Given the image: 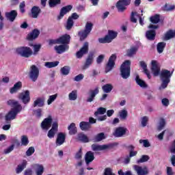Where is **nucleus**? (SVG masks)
<instances>
[{
  "instance_id": "1",
  "label": "nucleus",
  "mask_w": 175,
  "mask_h": 175,
  "mask_svg": "<svg viewBox=\"0 0 175 175\" xmlns=\"http://www.w3.org/2000/svg\"><path fill=\"white\" fill-rule=\"evenodd\" d=\"M8 106H11V107H14L13 109H11L5 116V120L6 124L3 126L2 129L3 131H9L10 129V122L12 120H16V117H17V114L23 110V107H21V105L18 103V101L10 99L7 101Z\"/></svg>"
},
{
  "instance_id": "2",
  "label": "nucleus",
  "mask_w": 175,
  "mask_h": 175,
  "mask_svg": "<svg viewBox=\"0 0 175 175\" xmlns=\"http://www.w3.org/2000/svg\"><path fill=\"white\" fill-rule=\"evenodd\" d=\"M174 72V70L172 71H170L169 70L163 69L160 72V79L161 80V85L159 88L160 90L162 88L163 90H165V88H167V85H169V83H170V79L172 78V76H173V72Z\"/></svg>"
},
{
  "instance_id": "3",
  "label": "nucleus",
  "mask_w": 175,
  "mask_h": 175,
  "mask_svg": "<svg viewBox=\"0 0 175 175\" xmlns=\"http://www.w3.org/2000/svg\"><path fill=\"white\" fill-rule=\"evenodd\" d=\"M92 28H94V24L91 22H87L85 25V29L78 32V36L81 42L85 40V39L88 38V35L91 33Z\"/></svg>"
},
{
  "instance_id": "4",
  "label": "nucleus",
  "mask_w": 175,
  "mask_h": 175,
  "mask_svg": "<svg viewBox=\"0 0 175 175\" xmlns=\"http://www.w3.org/2000/svg\"><path fill=\"white\" fill-rule=\"evenodd\" d=\"M120 76L124 79L131 77V60L124 61L120 66Z\"/></svg>"
},
{
  "instance_id": "5",
  "label": "nucleus",
  "mask_w": 175,
  "mask_h": 175,
  "mask_svg": "<svg viewBox=\"0 0 175 175\" xmlns=\"http://www.w3.org/2000/svg\"><path fill=\"white\" fill-rule=\"evenodd\" d=\"M16 53L23 58H29L33 55V51L29 46H20L16 49Z\"/></svg>"
},
{
  "instance_id": "6",
  "label": "nucleus",
  "mask_w": 175,
  "mask_h": 175,
  "mask_svg": "<svg viewBox=\"0 0 175 175\" xmlns=\"http://www.w3.org/2000/svg\"><path fill=\"white\" fill-rule=\"evenodd\" d=\"M117 60V55L116 53L112 54L105 66V73H109L111 70L114 69V66H116V61Z\"/></svg>"
},
{
  "instance_id": "7",
  "label": "nucleus",
  "mask_w": 175,
  "mask_h": 175,
  "mask_svg": "<svg viewBox=\"0 0 175 175\" xmlns=\"http://www.w3.org/2000/svg\"><path fill=\"white\" fill-rule=\"evenodd\" d=\"M115 146H117V144L114 143L104 145H98L93 144L92 145V151H103L105 150H111Z\"/></svg>"
},
{
  "instance_id": "8",
  "label": "nucleus",
  "mask_w": 175,
  "mask_h": 175,
  "mask_svg": "<svg viewBox=\"0 0 175 175\" xmlns=\"http://www.w3.org/2000/svg\"><path fill=\"white\" fill-rule=\"evenodd\" d=\"M29 79L35 83L39 77V68L36 65H32L30 67V70L29 72Z\"/></svg>"
},
{
  "instance_id": "9",
  "label": "nucleus",
  "mask_w": 175,
  "mask_h": 175,
  "mask_svg": "<svg viewBox=\"0 0 175 175\" xmlns=\"http://www.w3.org/2000/svg\"><path fill=\"white\" fill-rule=\"evenodd\" d=\"M131 5V0H119L116 3V8L118 9V12L120 13H124L125 10H126V7Z\"/></svg>"
},
{
  "instance_id": "10",
  "label": "nucleus",
  "mask_w": 175,
  "mask_h": 175,
  "mask_svg": "<svg viewBox=\"0 0 175 175\" xmlns=\"http://www.w3.org/2000/svg\"><path fill=\"white\" fill-rule=\"evenodd\" d=\"M18 99L22 100L24 105H28L29 102H31V96L29 95V90H25L19 94L18 96Z\"/></svg>"
},
{
  "instance_id": "11",
  "label": "nucleus",
  "mask_w": 175,
  "mask_h": 175,
  "mask_svg": "<svg viewBox=\"0 0 175 175\" xmlns=\"http://www.w3.org/2000/svg\"><path fill=\"white\" fill-rule=\"evenodd\" d=\"M53 124V117L51 115L48 118L44 119L41 123V128L45 131H49L51 128V124Z\"/></svg>"
},
{
  "instance_id": "12",
  "label": "nucleus",
  "mask_w": 175,
  "mask_h": 175,
  "mask_svg": "<svg viewBox=\"0 0 175 175\" xmlns=\"http://www.w3.org/2000/svg\"><path fill=\"white\" fill-rule=\"evenodd\" d=\"M72 9L73 5H68L62 8L59 14L57 16V20H61L62 18H64V16H65V14H66L67 13H69V12H70V10H72Z\"/></svg>"
},
{
  "instance_id": "13",
  "label": "nucleus",
  "mask_w": 175,
  "mask_h": 175,
  "mask_svg": "<svg viewBox=\"0 0 175 175\" xmlns=\"http://www.w3.org/2000/svg\"><path fill=\"white\" fill-rule=\"evenodd\" d=\"M133 169L136 172L137 175H147L148 174V168L144 167L143 168L140 165H133Z\"/></svg>"
},
{
  "instance_id": "14",
  "label": "nucleus",
  "mask_w": 175,
  "mask_h": 175,
  "mask_svg": "<svg viewBox=\"0 0 175 175\" xmlns=\"http://www.w3.org/2000/svg\"><path fill=\"white\" fill-rule=\"evenodd\" d=\"M57 42L59 44H63L65 46H68L69 43H70V35L69 34H64L57 38Z\"/></svg>"
},
{
  "instance_id": "15",
  "label": "nucleus",
  "mask_w": 175,
  "mask_h": 175,
  "mask_svg": "<svg viewBox=\"0 0 175 175\" xmlns=\"http://www.w3.org/2000/svg\"><path fill=\"white\" fill-rule=\"evenodd\" d=\"M88 53V42H85L81 49L77 52V58H83L84 54Z\"/></svg>"
},
{
  "instance_id": "16",
  "label": "nucleus",
  "mask_w": 175,
  "mask_h": 175,
  "mask_svg": "<svg viewBox=\"0 0 175 175\" xmlns=\"http://www.w3.org/2000/svg\"><path fill=\"white\" fill-rule=\"evenodd\" d=\"M99 94V89L98 88L94 90H90L89 91V96L86 99V102L91 103L94 102V99H95V96Z\"/></svg>"
},
{
  "instance_id": "17",
  "label": "nucleus",
  "mask_w": 175,
  "mask_h": 175,
  "mask_svg": "<svg viewBox=\"0 0 175 175\" xmlns=\"http://www.w3.org/2000/svg\"><path fill=\"white\" fill-rule=\"evenodd\" d=\"M151 70L152 73L154 77L159 76L161 75V68L158 67V64H157V61L152 60V62Z\"/></svg>"
},
{
  "instance_id": "18",
  "label": "nucleus",
  "mask_w": 175,
  "mask_h": 175,
  "mask_svg": "<svg viewBox=\"0 0 175 175\" xmlns=\"http://www.w3.org/2000/svg\"><path fill=\"white\" fill-rule=\"evenodd\" d=\"M39 35H40V31L38 29H34L31 33H29L27 36V40L32 41L39 38Z\"/></svg>"
},
{
  "instance_id": "19",
  "label": "nucleus",
  "mask_w": 175,
  "mask_h": 175,
  "mask_svg": "<svg viewBox=\"0 0 175 175\" xmlns=\"http://www.w3.org/2000/svg\"><path fill=\"white\" fill-rule=\"evenodd\" d=\"M66 140V135L64 133H59L56 139V146H62Z\"/></svg>"
},
{
  "instance_id": "20",
  "label": "nucleus",
  "mask_w": 175,
  "mask_h": 175,
  "mask_svg": "<svg viewBox=\"0 0 175 175\" xmlns=\"http://www.w3.org/2000/svg\"><path fill=\"white\" fill-rule=\"evenodd\" d=\"M54 49L57 54H62L63 53H65V51L69 50V45H56Z\"/></svg>"
},
{
  "instance_id": "21",
  "label": "nucleus",
  "mask_w": 175,
  "mask_h": 175,
  "mask_svg": "<svg viewBox=\"0 0 175 175\" xmlns=\"http://www.w3.org/2000/svg\"><path fill=\"white\" fill-rule=\"evenodd\" d=\"M126 131L127 129L124 127H118L113 133V136L115 137H122L126 133Z\"/></svg>"
},
{
  "instance_id": "22",
  "label": "nucleus",
  "mask_w": 175,
  "mask_h": 175,
  "mask_svg": "<svg viewBox=\"0 0 175 175\" xmlns=\"http://www.w3.org/2000/svg\"><path fill=\"white\" fill-rule=\"evenodd\" d=\"M93 62H94V53H90L85 60V62L83 66V69H88V68H90V65H92Z\"/></svg>"
},
{
  "instance_id": "23",
  "label": "nucleus",
  "mask_w": 175,
  "mask_h": 175,
  "mask_svg": "<svg viewBox=\"0 0 175 175\" xmlns=\"http://www.w3.org/2000/svg\"><path fill=\"white\" fill-rule=\"evenodd\" d=\"M95 159V156L94 155V152L92 151H88L85 154V161L86 165H90L91 162H92Z\"/></svg>"
},
{
  "instance_id": "24",
  "label": "nucleus",
  "mask_w": 175,
  "mask_h": 175,
  "mask_svg": "<svg viewBox=\"0 0 175 175\" xmlns=\"http://www.w3.org/2000/svg\"><path fill=\"white\" fill-rule=\"evenodd\" d=\"M41 12H42V10L40 9V7L36 5L33 6L31 10L32 18H38V17L39 16V14H40Z\"/></svg>"
},
{
  "instance_id": "25",
  "label": "nucleus",
  "mask_w": 175,
  "mask_h": 175,
  "mask_svg": "<svg viewBox=\"0 0 175 175\" xmlns=\"http://www.w3.org/2000/svg\"><path fill=\"white\" fill-rule=\"evenodd\" d=\"M5 17L7 20H9V21L13 23V21H14L17 17V11L12 10L10 12H5Z\"/></svg>"
},
{
  "instance_id": "26",
  "label": "nucleus",
  "mask_w": 175,
  "mask_h": 175,
  "mask_svg": "<svg viewBox=\"0 0 175 175\" xmlns=\"http://www.w3.org/2000/svg\"><path fill=\"white\" fill-rule=\"evenodd\" d=\"M23 87V83L21 81H18L16 83L12 88H10V94H16L18 91H20Z\"/></svg>"
},
{
  "instance_id": "27",
  "label": "nucleus",
  "mask_w": 175,
  "mask_h": 175,
  "mask_svg": "<svg viewBox=\"0 0 175 175\" xmlns=\"http://www.w3.org/2000/svg\"><path fill=\"white\" fill-rule=\"evenodd\" d=\"M157 36V31L155 30H148L146 32V38L148 40H155Z\"/></svg>"
},
{
  "instance_id": "28",
  "label": "nucleus",
  "mask_w": 175,
  "mask_h": 175,
  "mask_svg": "<svg viewBox=\"0 0 175 175\" xmlns=\"http://www.w3.org/2000/svg\"><path fill=\"white\" fill-rule=\"evenodd\" d=\"M43 107L44 106V98L39 97L37 98L36 100L33 102V107Z\"/></svg>"
},
{
  "instance_id": "29",
  "label": "nucleus",
  "mask_w": 175,
  "mask_h": 175,
  "mask_svg": "<svg viewBox=\"0 0 175 175\" xmlns=\"http://www.w3.org/2000/svg\"><path fill=\"white\" fill-rule=\"evenodd\" d=\"M79 127L81 131H90L91 129V124L88 122L82 121L79 123Z\"/></svg>"
},
{
  "instance_id": "30",
  "label": "nucleus",
  "mask_w": 175,
  "mask_h": 175,
  "mask_svg": "<svg viewBox=\"0 0 175 175\" xmlns=\"http://www.w3.org/2000/svg\"><path fill=\"white\" fill-rule=\"evenodd\" d=\"M27 161L26 160H23L21 164L18 165L17 167L16 168V174H20L23 170L27 167Z\"/></svg>"
},
{
  "instance_id": "31",
  "label": "nucleus",
  "mask_w": 175,
  "mask_h": 175,
  "mask_svg": "<svg viewBox=\"0 0 175 175\" xmlns=\"http://www.w3.org/2000/svg\"><path fill=\"white\" fill-rule=\"evenodd\" d=\"M77 140H79V142H81L82 143H88L90 142L88 137L83 133H79L77 135Z\"/></svg>"
},
{
  "instance_id": "32",
  "label": "nucleus",
  "mask_w": 175,
  "mask_h": 175,
  "mask_svg": "<svg viewBox=\"0 0 175 175\" xmlns=\"http://www.w3.org/2000/svg\"><path fill=\"white\" fill-rule=\"evenodd\" d=\"M135 82L141 88H147L148 87V85L146 83V82L143 79H140V77L139 75H137L135 77Z\"/></svg>"
},
{
  "instance_id": "33",
  "label": "nucleus",
  "mask_w": 175,
  "mask_h": 175,
  "mask_svg": "<svg viewBox=\"0 0 175 175\" xmlns=\"http://www.w3.org/2000/svg\"><path fill=\"white\" fill-rule=\"evenodd\" d=\"M68 130L69 135H76L77 133V127H76V124L75 123H71L68 126Z\"/></svg>"
},
{
  "instance_id": "34",
  "label": "nucleus",
  "mask_w": 175,
  "mask_h": 175,
  "mask_svg": "<svg viewBox=\"0 0 175 175\" xmlns=\"http://www.w3.org/2000/svg\"><path fill=\"white\" fill-rule=\"evenodd\" d=\"M136 53H137V48L136 46H132L131 49L126 50V55L127 57H133Z\"/></svg>"
},
{
  "instance_id": "35",
  "label": "nucleus",
  "mask_w": 175,
  "mask_h": 175,
  "mask_svg": "<svg viewBox=\"0 0 175 175\" xmlns=\"http://www.w3.org/2000/svg\"><path fill=\"white\" fill-rule=\"evenodd\" d=\"M165 47H166V42H159L157 45V53H159V54H162V53H163V50H165Z\"/></svg>"
},
{
  "instance_id": "36",
  "label": "nucleus",
  "mask_w": 175,
  "mask_h": 175,
  "mask_svg": "<svg viewBox=\"0 0 175 175\" xmlns=\"http://www.w3.org/2000/svg\"><path fill=\"white\" fill-rule=\"evenodd\" d=\"M165 126H166V120L164 118H161L159 121L157 131L159 132H161V131H162L163 129V128H165Z\"/></svg>"
},
{
  "instance_id": "37",
  "label": "nucleus",
  "mask_w": 175,
  "mask_h": 175,
  "mask_svg": "<svg viewBox=\"0 0 175 175\" xmlns=\"http://www.w3.org/2000/svg\"><path fill=\"white\" fill-rule=\"evenodd\" d=\"M60 72L63 76H68L70 73V66H64L60 69Z\"/></svg>"
},
{
  "instance_id": "38",
  "label": "nucleus",
  "mask_w": 175,
  "mask_h": 175,
  "mask_svg": "<svg viewBox=\"0 0 175 175\" xmlns=\"http://www.w3.org/2000/svg\"><path fill=\"white\" fill-rule=\"evenodd\" d=\"M102 90L105 92V94H109V92H111L113 90V85L107 83L102 87Z\"/></svg>"
},
{
  "instance_id": "39",
  "label": "nucleus",
  "mask_w": 175,
  "mask_h": 175,
  "mask_svg": "<svg viewBox=\"0 0 175 175\" xmlns=\"http://www.w3.org/2000/svg\"><path fill=\"white\" fill-rule=\"evenodd\" d=\"M174 5H169L167 3H166L162 8V10H163V12H172V10H174Z\"/></svg>"
},
{
  "instance_id": "40",
  "label": "nucleus",
  "mask_w": 175,
  "mask_h": 175,
  "mask_svg": "<svg viewBox=\"0 0 175 175\" xmlns=\"http://www.w3.org/2000/svg\"><path fill=\"white\" fill-rule=\"evenodd\" d=\"M117 35H118V33L113 30H109L108 31V35H107L106 36H108L109 39V42H111V40H113V39H116Z\"/></svg>"
},
{
  "instance_id": "41",
  "label": "nucleus",
  "mask_w": 175,
  "mask_h": 175,
  "mask_svg": "<svg viewBox=\"0 0 175 175\" xmlns=\"http://www.w3.org/2000/svg\"><path fill=\"white\" fill-rule=\"evenodd\" d=\"M59 64V62H45V66L46 68H49V69H51V68H55V66H58V64Z\"/></svg>"
},
{
  "instance_id": "42",
  "label": "nucleus",
  "mask_w": 175,
  "mask_h": 175,
  "mask_svg": "<svg viewBox=\"0 0 175 175\" xmlns=\"http://www.w3.org/2000/svg\"><path fill=\"white\" fill-rule=\"evenodd\" d=\"M161 21V16H159V14H155L153 16L150 17V22L152 24H158V23H159Z\"/></svg>"
},
{
  "instance_id": "43",
  "label": "nucleus",
  "mask_w": 175,
  "mask_h": 175,
  "mask_svg": "<svg viewBox=\"0 0 175 175\" xmlns=\"http://www.w3.org/2000/svg\"><path fill=\"white\" fill-rule=\"evenodd\" d=\"M68 99L69 100H76L77 99V90H72L68 94Z\"/></svg>"
},
{
  "instance_id": "44",
  "label": "nucleus",
  "mask_w": 175,
  "mask_h": 175,
  "mask_svg": "<svg viewBox=\"0 0 175 175\" xmlns=\"http://www.w3.org/2000/svg\"><path fill=\"white\" fill-rule=\"evenodd\" d=\"M29 144V139H28V137L27 135H22L21 136V146H27Z\"/></svg>"
},
{
  "instance_id": "45",
  "label": "nucleus",
  "mask_w": 175,
  "mask_h": 175,
  "mask_svg": "<svg viewBox=\"0 0 175 175\" xmlns=\"http://www.w3.org/2000/svg\"><path fill=\"white\" fill-rule=\"evenodd\" d=\"M49 8H55L57 5H61V0H49Z\"/></svg>"
},
{
  "instance_id": "46",
  "label": "nucleus",
  "mask_w": 175,
  "mask_h": 175,
  "mask_svg": "<svg viewBox=\"0 0 175 175\" xmlns=\"http://www.w3.org/2000/svg\"><path fill=\"white\" fill-rule=\"evenodd\" d=\"M44 172V167L42 165H37V168L36 170V175H42Z\"/></svg>"
},
{
  "instance_id": "47",
  "label": "nucleus",
  "mask_w": 175,
  "mask_h": 175,
  "mask_svg": "<svg viewBox=\"0 0 175 175\" xmlns=\"http://www.w3.org/2000/svg\"><path fill=\"white\" fill-rule=\"evenodd\" d=\"M106 113V108L99 107L97 111L94 112L95 117H98L99 114L103 115Z\"/></svg>"
},
{
  "instance_id": "48",
  "label": "nucleus",
  "mask_w": 175,
  "mask_h": 175,
  "mask_svg": "<svg viewBox=\"0 0 175 175\" xmlns=\"http://www.w3.org/2000/svg\"><path fill=\"white\" fill-rule=\"evenodd\" d=\"M150 160V156L142 155L139 159L137 161V163H144V162H147Z\"/></svg>"
},
{
  "instance_id": "49",
  "label": "nucleus",
  "mask_w": 175,
  "mask_h": 175,
  "mask_svg": "<svg viewBox=\"0 0 175 175\" xmlns=\"http://www.w3.org/2000/svg\"><path fill=\"white\" fill-rule=\"evenodd\" d=\"M119 116L121 120H126V117H128V111L126 109H123L119 111Z\"/></svg>"
},
{
  "instance_id": "50",
  "label": "nucleus",
  "mask_w": 175,
  "mask_h": 175,
  "mask_svg": "<svg viewBox=\"0 0 175 175\" xmlns=\"http://www.w3.org/2000/svg\"><path fill=\"white\" fill-rule=\"evenodd\" d=\"M73 24H75V22H73V20L68 18L66 23V28L68 31H70L72 29V27H73Z\"/></svg>"
},
{
  "instance_id": "51",
  "label": "nucleus",
  "mask_w": 175,
  "mask_h": 175,
  "mask_svg": "<svg viewBox=\"0 0 175 175\" xmlns=\"http://www.w3.org/2000/svg\"><path fill=\"white\" fill-rule=\"evenodd\" d=\"M33 55H37L39 51H40V49H42V45L40 44H34L33 46Z\"/></svg>"
},
{
  "instance_id": "52",
  "label": "nucleus",
  "mask_w": 175,
  "mask_h": 175,
  "mask_svg": "<svg viewBox=\"0 0 175 175\" xmlns=\"http://www.w3.org/2000/svg\"><path fill=\"white\" fill-rule=\"evenodd\" d=\"M105 139V133H100L94 137V142H102Z\"/></svg>"
},
{
  "instance_id": "53",
  "label": "nucleus",
  "mask_w": 175,
  "mask_h": 175,
  "mask_svg": "<svg viewBox=\"0 0 175 175\" xmlns=\"http://www.w3.org/2000/svg\"><path fill=\"white\" fill-rule=\"evenodd\" d=\"M58 96L57 94H53L52 96H49V98L47 100V103L48 105H51L53 103V102H54V100H55V99H57V97Z\"/></svg>"
},
{
  "instance_id": "54",
  "label": "nucleus",
  "mask_w": 175,
  "mask_h": 175,
  "mask_svg": "<svg viewBox=\"0 0 175 175\" xmlns=\"http://www.w3.org/2000/svg\"><path fill=\"white\" fill-rule=\"evenodd\" d=\"M99 43H110L109 36H105L104 38H98Z\"/></svg>"
},
{
  "instance_id": "55",
  "label": "nucleus",
  "mask_w": 175,
  "mask_h": 175,
  "mask_svg": "<svg viewBox=\"0 0 175 175\" xmlns=\"http://www.w3.org/2000/svg\"><path fill=\"white\" fill-rule=\"evenodd\" d=\"M35 152V148L33 146L29 147L26 151L27 157H31Z\"/></svg>"
},
{
  "instance_id": "56",
  "label": "nucleus",
  "mask_w": 175,
  "mask_h": 175,
  "mask_svg": "<svg viewBox=\"0 0 175 175\" xmlns=\"http://www.w3.org/2000/svg\"><path fill=\"white\" fill-rule=\"evenodd\" d=\"M140 144H144V147H150L151 146V144H150V142H148L147 139H140L139 140Z\"/></svg>"
},
{
  "instance_id": "57",
  "label": "nucleus",
  "mask_w": 175,
  "mask_h": 175,
  "mask_svg": "<svg viewBox=\"0 0 175 175\" xmlns=\"http://www.w3.org/2000/svg\"><path fill=\"white\" fill-rule=\"evenodd\" d=\"M55 133H57V131L51 129L48 132L47 136L49 139H53L55 136Z\"/></svg>"
},
{
  "instance_id": "58",
  "label": "nucleus",
  "mask_w": 175,
  "mask_h": 175,
  "mask_svg": "<svg viewBox=\"0 0 175 175\" xmlns=\"http://www.w3.org/2000/svg\"><path fill=\"white\" fill-rule=\"evenodd\" d=\"M103 175H116L114 172H113V170L110 167H107L105 169V172Z\"/></svg>"
},
{
  "instance_id": "59",
  "label": "nucleus",
  "mask_w": 175,
  "mask_h": 175,
  "mask_svg": "<svg viewBox=\"0 0 175 175\" xmlns=\"http://www.w3.org/2000/svg\"><path fill=\"white\" fill-rule=\"evenodd\" d=\"M75 159H81L83 158V150L81 148L75 154Z\"/></svg>"
},
{
  "instance_id": "60",
  "label": "nucleus",
  "mask_w": 175,
  "mask_h": 175,
  "mask_svg": "<svg viewBox=\"0 0 175 175\" xmlns=\"http://www.w3.org/2000/svg\"><path fill=\"white\" fill-rule=\"evenodd\" d=\"M21 13H25V1H22L19 5Z\"/></svg>"
},
{
  "instance_id": "61",
  "label": "nucleus",
  "mask_w": 175,
  "mask_h": 175,
  "mask_svg": "<svg viewBox=\"0 0 175 175\" xmlns=\"http://www.w3.org/2000/svg\"><path fill=\"white\" fill-rule=\"evenodd\" d=\"M147 122H148V117L144 116L142 119V126H147Z\"/></svg>"
},
{
  "instance_id": "62",
  "label": "nucleus",
  "mask_w": 175,
  "mask_h": 175,
  "mask_svg": "<svg viewBox=\"0 0 175 175\" xmlns=\"http://www.w3.org/2000/svg\"><path fill=\"white\" fill-rule=\"evenodd\" d=\"M13 150H14V145L12 144L4 150V154H10V152L13 151Z\"/></svg>"
},
{
  "instance_id": "63",
  "label": "nucleus",
  "mask_w": 175,
  "mask_h": 175,
  "mask_svg": "<svg viewBox=\"0 0 175 175\" xmlns=\"http://www.w3.org/2000/svg\"><path fill=\"white\" fill-rule=\"evenodd\" d=\"M103 59H105V55H98V57L96 58L97 64H102V62H103Z\"/></svg>"
},
{
  "instance_id": "64",
  "label": "nucleus",
  "mask_w": 175,
  "mask_h": 175,
  "mask_svg": "<svg viewBox=\"0 0 175 175\" xmlns=\"http://www.w3.org/2000/svg\"><path fill=\"white\" fill-rule=\"evenodd\" d=\"M33 171H32V169L31 168H27L24 172V175H33Z\"/></svg>"
}]
</instances>
